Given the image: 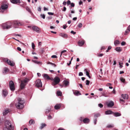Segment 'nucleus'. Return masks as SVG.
<instances>
[{
    "label": "nucleus",
    "instance_id": "a18cd8bd",
    "mask_svg": "<svg viewBox=\"0 0 130 130\" xmlns=\"http://www.w3.org/2000/svg\"><path fill=\"white\" fill-rule=\"evenodd\" d=\"M47 13L49 15H53L54 14V13L51 12H48Z\"/></svg>",
    "mask_w": 130,
    "mask_h": 130
},
{
    "label": "nucleus",
    "instance_id": "f8f14e48",
    "mask_svg": "<svg viewBox=\"0 0 130 130\" xmlns=\"http://www.w3.org/2000/svg\"><path fill=\"white\" fill-rule=\"evenodd\" d=\"M59 36L64 38H67L68 37L67 34L63 33H60L59 34Z\"/></svg>",
    "mask_w": 130,
    "mask_h": 130
},
{
    "label": "nucleus",
    "instance_id": "f704fd0d",
    "mask_svg": "<svg viewBox=\"0 0 130 130\" xmlns=\"http://www.w3.org/2000/svg\"><path fill=\"white\" fill-rule=\"evenodd\" d=\"M40 16L41 17V18H43V19H45V15L44 14H41L40 15Z\"/></svg>",
    "mask_w": 130,
    "mask_h": 130
},
{
    "label": "nucleus",
    "instance_id": "9d476101",
    "mask_svg": "<svg viewBox=\"0 0 130 130\" xmlns=\"http://www.w3.org/2000/svg\"><path fill=\"white\" fill-rule=\"evenodd\" d=\"M32 30L38 33L40 32L39 30V28L37 27L36 26H33L32 27Z\"/></svg>",
    "mask_w": 130,
    "mask_h": 130
},
{
    "label": "nucleus",
    "instance_id": "393cba45",
    "mask_svg": "<svg viewBox=\"0 0 130 130\" xmlns=\"http://www.w3.org/2000/svg\"><path fill=\"white\" fill-rule=\"evenodd\" d=\"M115 50L117 52H120L122 51L120 47H117L115 48Z\"/></svg>",
    "mask_w": 130,
    "mask_h": 130
},
{
    "label": "nucleus",
    "instance_id": "58836bf2",
    "mask_svg": "<svg viewBox=\"0 0 130 130\" xmlns=\"http://www.w3.org/2000/svg\"><path fill=\"white\" fill-rule=\"evenodd\" d=\"M126 44V42L124 41H122L121 43V45L122 46H124Z\"/></svg>",
    "mask_w": 130,
    "mask_h": 130
},
{
    "label": "nucleus",
    "instance_id": "9b49d317",
    "mask_svg": "<svg viewBox=\"0 0 130 130\" xmlns=\"http://www.w3.org/2000/svg\"><path fill=\"white\" fill-rule=\"evenodd\" d=\"M44 78L48 80L51 79L50 77L48 75L46 74H44L43 75Z\"/></svg>",
    "mask_w": 130,
    "mask_h": 130
},
{
    "label": "nucleus",
    "instance_id": "f03ea898",
    "mask_svg": "<svg viewBox=\"0 0 130 130\" xmlns=\"http://www.w3.org/2000/svg\"><path fill=\"white\" fill-rule=\"evenodd\" d=\"M14 126L12 125L10 121L5 120L4 122V127L3 130H13Z\"/></svg>",
    "mask_w": 130,
    "mask_h": 130
},
{
    "label": "nucleus",
    "instance_id": "bb28decb",
    "mask_svg": "<svg viewBox=\"0 0 130 130\" xmlns=\"http://www.w3.org/2000/svg\"><path fill=\"white\" fill-rule=\"evenodd\" d=\"M9 111L8 110H6L3 112L4 116L6 115L9 112Z\"/></svg>",
    "mask_w": 130,
    "mask_h": 130
},
{
    "label": "nucleus",
    "instance_id": "e2e57ef3",
    "mask_svg": "<svg viewBox=\"0 0 130 130\" xmlns=\"http://www.w3.org/2000/svg\"><path fill=\"white\" fill-rule=\"evenodd\" d=\"M17 49L18 51H21V48L19 47H17Z\"/></svg>",
    "mask_w": 130,
    "mask_h": 130
},
{
    "label": "nucleus",
    "instance_id": "5701e85b",
    "mask_svg": "<svg viewBox=\"0 0 130 130\" xmlns=\"http://www.w3.org/2000/svg\"><path fill=\"white\" fill-rule=\"evenodd\" d=\"M32 61L36 64H42L41 62L40 61H38L37 60H32Z\"/></svg>",
    "mask_w": 130,
    "mask_h": 130
},
{
    "label": "nucleus",
    "instance_id": "49530a36",
    "mask_svg": "<svg viewBox=\"0 0 130 130\" xmlns=\"http://www.w3.org/2000/svg\"><path fill=\"white\" fill-rule=\"evenodd\" d=\"M52 19V17H46V19L47 20H49Z\"/></svg>",
    "mask_w": 130,
    "mask_h": 130
},
{
    "label": "nucleus",
    "instance_id": "2f4dec72",
    "mask_svg": "<svg viewBox=\"0 0 130 130\" xmlns=\"http://www.w3.org/2000/svg\"><path fill=\"white\" fill-rule=\"evenodd\" d=\"M26 9L27 10V11L30 13H31V11L29 7H26Z\"/></svg>",
    "mask_w": 130,
    "mask_h": 130
},
{
    "label": "nucleus",
    "instance_id": "6e6552de",
    "mask_svg": "<svg viewBox=\"0 0 130 130\" xmlns=\"http://www.w3.org/2000/svg\"><path fill=\"white\" fill-rule=\"evenodd\" d=\"M107 105L108 107H112L114 105V102L112 101H110V102L107 103Z\"/></svg>",
    "mask_w": 130,
    "mask_h": 130
},
{
    "label": "nucleus",
    "instance_id": "20e7f679",
    "mask_svg": "<svg viewBox=\"0 0 130 130\" xmlns=\"http://www.w3.org/2000/svg\"><path fill=\"white\" fill-rule=\"evenodd\" d=\"M29 80V78H26L24 80L21 81L20 86L21 89H23L24 88L25 85Z\"/></svg>",
    "mask_w": 130,
    "mask_h": 130
},
{
    "label": "nucleus",
    "instance_id": "c9c22d12",
    "mask_svg": "<svg viewBox=\"0 0 130 130\" xmlns=\"http://www.w3.org/2000/svg\"><path fill=\"white\" fill-rule=\"evenodd\" d=\"M120 80L122 82L124 83L125 82V79L122 77H120Z\"/></svg>",
    "mask_w": 130,
    "mask_h": 130
},
{
    "label": "nucleus",
    "instance_id": "7ed1b4c3",
    "mask_svg": "<svg viewBox=\"0 0 130 130\" xmlns=\"http://www.w3.org/2000/svg\"><path fill=\"white\" fill-rule=\"evenodd\" d=\"M24 100L22 98L18 99V103L15 104L17 108L18 109H22L24 107Z\"/></svg>",
    "mask_w": 130,
    "mask_h": 130
},
{
    "label": "nucleus",
    "instance_id": "603ef678",
    "mask_svg": "<svg viewBox=\"0 0 130 130\" xmlns=\"http://www.w3.org/2000/svg\"><path fill=\"white\" fill-rule=\"evenodd\" d=\"M97 119H94V123L95 125L96 124V123Z\"/></svg>",
    "mask_w": 130,
    "mask_h": 130
},
{
    "label": "nucleus",
    "instance_id": "e433bc0d",
    "mask_svg": "<svg viewBox=\"0 0 130 130\" xmlns=\"http://www.w3.org/2000/svg\"><path fill=\"white\" fill-rule=\"evenodd\" d=\"M90 82L89 81L87 80L86 81V85H89V84Z\"/></svg>",
    "mask_w": 130,
    "mask_h": 130
},
{
    "label": "nucleus",
    "instance_id": "774afa93",
    "mask_svg": "<svg viewBox=\"0 0 130 130\" xmlns=\"http://www.w3.org/2000/svg\"><path fill=\"white\" fill-rule=\"evenodd\" d=\"M58 130H65L64 129L62 128H59Z\"/></svg>",
    "mask_w": 130,
    "mask_h": 130
},
{
    "label": "nucleus",
    "instance_id": "ddd939ff",
    "mask_svg": "<svg viewBox=\"0 0 130 130\" xmlns=\"http://www.w3.org/2000/svg\"><path fill=\"white\" fill-rule=\"evenodd\" d=\"M8 94V92L6 90L4 89L3 90L2 95L4 96L5 97Z\"/></svg>",
    "mask_w": 130,
    "mask_h": 130
},
{
    "label": "nucleus",
    "instance_id": "aec40b11",
    "mask_svg": "<svg viewBox=\"0 0 130 130\" xmlns=\"http://www.w3.org/2000/svg\"><path fill=\"white\" fill-rule=\"evenodd\" d=\"M85 43L84 41H79L78 42V45L79 46H82Z\"/></svg>",
    "mask_w": 130,
    "mask_h": 130
},
{
    "label": "nucleus",
    "instance_id": "4be33fe9",
    "mask_svg": "<svg viewBox=\"0 0 130 130\" xmlns=\"http://www.w3.org/2000/svg\"><path fill=\"white\" fill-rule=\"evenodd\" d=\"M4 72H3V73L4 74H5L7 72H8L9 71V69L8 68L5 67L4 68Z\"/></svg>",
    "mask_w": 130,
    "mask_h": 130
},
{
    "label": "nucleus",
    "instance_id": "f257e3e1",
    "mask_svg": "<svg viewBox=\"0 0 130 130\" xmlns=\"http://www.w3.org/2000/svg\"><path fill=\"white\" fill-rule=\"evenodd\" d=\"M13 25L14 27L16 28V26L22 25V24L18 20H15L12 22H8L6 23L3 24L1 26L3 29H8L11 28Z\"/></svg>",
    "mask_w": 130,
    "mask_h": 130
},
{
    "label": "nucleus",
    "instance_id": "6e6d98bb",
    "mask_svg": "<svg viewBox=\"0 0 130 130\" xmlns=\"http://www.w3.org/2000/svg\"><path fill=\"white\" fill-rule=\"evenodd\" d=\"M71 33L72 34H73L74 35V34H75L76 33V32H74L73 30L71 31Z\"/></svg>",
    "mask_w": 130,
    "mask_h": 130
},
{
    "label": "nucleus",
    "instance_id": "37998d69",
    "mask_svg": "<svg viewBox=\"0 0 130 130\" xmlns=\"http://www.w3.org/2000/svg\"><path fill=\"white\" fill-rule=\"evenodd\" d=\"M66 52V50H64V51H62L61 52V55H60V56L61 57V55H62V54L63 53H64Z\"/></svg>",
    "mask_w": 130,
    "mask_h": 130
},
{
    "label": "nucleus",
    "instance_id": "de8ad7c7",
    "mask_svg": "<svg viewBox=\"0 0 130 130\" xmlns=\"http://www.w3.org/2000/svg\"><path fill=\"white\" fill-rule=\"evenodd\" d=\"M31 45H32V48L33 49H34V47H35V45L33 43H32Z\"/></svg>",
    "mask_w": 130,
    "mask_h": 130
},
{
    "label": "nucleus",
    "instance_id": "338daca9",
    "mask_svg": "<svg viewBox=\"0 0 130 130\" xmlns=\"http://www.w3.org/2000/svg\"><path fill=\"white\" fill-rule=\"evenodd\" d=\"M127 28V30L128 31H130V25L128 26Z\"/></svg>",
    "mask_w": 130,
    "mask_h": 130
},
{
    "label": "nucleus",
    "instance_id": "69168bd1",
    "mask_svg": "<svg viewBox=\"0 0 130 130\" xmlns=\"http://www.w3.org/2000/svg\"><path fill=\"white\" fill-rule=\"evenodd\" d=\"M66 4H67V2H65V1H64L63 3V4L64 5H66Z\"/></svg>",
    "mask_w": 130,
    "mask_h": 130
},
{
    "label": "nucleus",
    "instance_id": "bf43d9fd",
    "mask_svg": "<svg viewBox=\"0 0 130 130\" xmlns=\"http://www.w3.org/2000/svg\"><path fill=\"white\" fill-rule=\"evenodd\" d=\"M67 27V26H66V25H63V28L64 29H65Z\"/></svg>",
    "mask_w": 130,
    "mask_h": 130
},
{
    "label": "nucleus",
    "instance_id": "4468645a",
    "mask_svg": "<svg viewBox=\"0 0 130 130\" xmlns=\"http://www.w3.org/2000/svg\"><path fill=\"white\" fill-rule=\"evenodd\" d=\"M61 106V104H57L54 106V108L56 110L60 108Z\"/></svg>",
    "mask_w": 130,
    "mask_h": 130
},
{
    "label": "nucleus",
    "instance_id": "6ab92c4d",
    "mask_svg": "<svg viewBox=\"0 0 130 130\" xmlns=\"http://www.w3.org/2000/svg\"><path fill=\"white\" fill-rule=\"evenodd\" d=\"M122 98L124 99H127L128 98V96L127 94H122L121 95Z\"/></svg>",
    "mask_w": 130,
    "mask_h": 130
},
{
    "label": "nucleus",
    "instance_id": "1a4fd4ad",
    "mask_svg": "<svg viewBox=\"0 0 130 130\" xmlns=\"http://www.w3.org/2000/svg\"><path fill=\"white\" fill-rule=\"evenodd\" d=\"M53 80V82H55V83H57L58 84L60 82V78L57 76L55 77Z\"/></svg>",
    "mask_w": 130,
    "mask_h": 130
},
{
    "label": "nucleus",
    "instance_id": "b1692460",
    "mask_svg": "<svg viewBox=\"0 0 130 130\" xmlns=\"http://www.w3.org/2000/svg\"><path fill=\"white\" fill-rule=\"evenodd\" d=\"M64 85H65V86H68L69 84V81L67 80H65L64 81Z\"/></svg>",
    "mask_w": 130,
    "mask_h": 130
},
{
    "label": "nucleus",
    "instance_id": "dca6fc26",
    "mask_svg": "<svg viewBox=\"0 0 130 130\" xmlns=\"http://www.w3.org/2000/svg\"><path fill=\"white\" fill-rule=\"evenodd\" d=\"M11 2L13 4L20 3V0H10Z\"/></svg>",
    "mask_w": 130,
    "mask_h": 130
},
{
    "label": "nucleus",
    "instance_id": "13d9d810",
    "mask_svg": "<svg viewBox=\"0 0 130 130\" xmlns=\"http://www.w3.org/2000/svg\"><path fill=\"white\" fill-rule=\"evenodd\" d=\"M71 6L72 7H74L75 6L74 4L73 3L71 4Z\"/></svg>",
    "mask_w": 130,
    "mask_h": 130
},
{
    "label": "nucleus",
    "instance_id": "c756f323",
    "mask_svg": "<svg viewBox=\"0 0 130 130\" xmlns=\"http://www.w3.org/2000/svg\"><path fill=\"white\" fill-rule=\"evenodd\" d=\"M120 43V41L118 40H116L114 41V44L116 46L119 44Z\"/></svg>",
    "mask_w": 130,
    "mask_h": 130
},
{
    "label": "nucleus",
    "instance_id": "a19ab883",
    "mask_svg": "<svg viewBox=\"0 0 130 130\" xmlns=\"http://www.w3.org/2000/svg\"><path fill=\"white\" fill-rule=\"evenodd\" d=\"M52 118V117L50 115H49L47 117V119H51Z\"/></svg>",
    "mask_w": 130,
    "mask_h": 130
},
{
    "label": "nucleus",
    "instance_id": "a878e982",
    "mask_svg": "<svg viewBox=\"0 0 130 130\" xmlns=\"http://www.w3.org/2000/svg\"><path fill=\"white\" fill-rule=\"evenodd\" d=\"M57 94L58 96H61L62 95V92L60 91H58L57 92Z\"/></svg>",
    "mask_w": 130,
    "mask_h": 130
},
{
    "label": "nucleus",
    "instance_id": "864d4df0",
    "mask_svg": "<svg viewBox=\"0 0 130 130\" xmlns=\"http://www.w3.org/2000/svg\"><path fill=\"white\" fill-rule=\"evenodd\" d=\"M57 84H58L55 83V82H54L52 83V85L53 86H54Z\"/></svg>",
    "mask_w": 130,
    "mask_h": 130
},
{
    "label": "nucleus",
    "instance_id": "4c0bfd02",
    "mask_svg": "<svg viewBox=\"0 0 130 130\" xmlns=\"http://www.w3.org/2000/svg\"><path fill=\"white\" fill-rule=\"evenodd\" d=\"M100 116V114L99 113H96L94 115V117H99Z\"/></svg>",
    "mask_w": 130,
    "mask_h": 130
},
{
    "label": "nucleus",
    "instance_id": "473e14b6",
    "mask_svg": "<svg viewBox=\"0 0 130 130\" xmlns=\"http://www.w3.org/2000/svg\"><path fill=\"white\" fill-rule=\"evenodd\" d=\"M113 127L114 125L112 124L108 125L107 126V127L108 128H111Z\"/></svg>",
    "mask_w": 130,
    "mask_h": 130
},
{
    "label": "nucleus",
    "instance_id": "680f3d73",
    "mask_svg": "<svg viewBox=\"0 0 130 130\" xmlns=\"http://www.w3.org/2000/svg\"><path fill=\"white\" fill-rule=\"evenodd\" d=\"M38 11H41V7H39L38 8Z\"/></svg>",
    "mask_w": 130,
    "mask_h": 130
},
{
    "label": "nucleus",
    "instance_id": "c85d7f7f",
    "mask_svg": "<svg viewBox=\"0 0 130 130\" xmlns=\"http://www.w3.org/2000/svg\"><path fill=\"white\" fill-rule=\"evenodd\" d=\"M29 123L30 125L33 124L35 123V121L33 120H30L29 121Z\"/></svg>",
    "mask_w": 130,
    "mask_h": 130
},
{
    "label": "nucleus",
    "instance_id": "423d86ee",
    "mask_svg": "<svg viewBox=\"0 0 130 130\" xmlns=\"http://www.w3.org/2000/svg\"><path fill=\"white\" fill-rule=\"evenodd\" d=\"M9 88L10 90L12 91H14L15 90L14 85V82L12 80L9 82Z\"/></svg>",
    "mask_w": 130,
    "mask_h": 130
},
{
    "label": "nucleus",
    "instance_id": "f3484780",
    "mask_svg": "<svg viewBox=\"0 0 130 130\" xmlns=\"http://www.w3.org/2000/svg\"><path fill=\"white\" fill-rule=\"evenodd\" d=\"M83 121L85 123H88L90 121V120L88 118H86L83 120Z\"/></svg>",
    "mask_w": 130,
    "mask_h": 130
},
{
    "label": "nucleus",
    "instance_id": "3c124183",
    "mask_svg": "<svg viewBox=\"0 0 130 130\" xmlns=\"http://www.w3.org/2000/svg\"><path fill=\"white\" fill-rule=\"evenodd\" d=\"M71 3L70 1L68 0L67 2V4L68 5H69L71 4Z\"/></svg>",
    "mask_w": 130,
    "mask_h": 130
},
{
    "label": "nucleus",
    "instance_id": "c03bdc74",
    "mask_svg": "<svg viewBox=\"0 0 130 130\" xmlns=\"http://www.w3.org/2000/svg\"><path fill=\"white\" fill-rule=\"evenodd\" d=\"M98 106L99 107H100V108H101L103 106V105L101 104H98Z\"/></svg>",
    "mask_w": 130,
    "mask_h": 130
},
{
    "label": "nucleus",
    "instance_id": "7c9ffc66",
    "mask_svg": "<svg viewBox=\"0 0 130 130\" xmlns=\"http://www.w3.org/2000/svg\"><path fill=\"white\" fill-rule=\"evenodd\" d=\"M75 94L76 95H80L81 94L80 93V92L79 91H77L75 92Z\"/></svg>",
    "mask_w": 130,
    "mask_h": 130
},
{
    "label": "nucleus",
    "instance_id": "2eb2a0df",
    "mask_svg": "<svg viewBox=\"0 0 130 130\" xmlns=\"http://www.w3.org/2000/svg\"><path fill=\"white\" fill-rule=\"evenodd\" d=\"M8 64L11 66H13L14 65V63L13 62H11L10 60H7Z\"/></svg>",
    "mask_w": 130,
    "mask_h": 130
},
{
    "label": "nucleus",
    "instance_id": "cd10ccee",
    "mask_svg": "<svg viewBox=\"0 0 130 130\" xmlns=\"http://www.w3.org/2000/svg\"><path fill=\"white\" fill-rule=\"evenodd\" d=\"M46 126V125L45 123H42L41 126L40 127V128L41 129H42Z\"/></svg>",
    "mask_w": 130,
    "mask_h": 130
},
{
    "label": "nucleus",
    "instance_id": "5fc2aeb1",
    "mask_svg": "<svg viewBox=\"0 0 130 130\" xmlns=\"http://www.w3.org/2000/svg\"><path fill=\"white\" fill-rule=\"evenodd\" d=\"M9 59H8L7 58H4L3 59V60L4 61H6L7 62V60H8Z\"/></svg>",
    "mask_w": 130,
    "mask_h": 130
},
{
    "label": "nucleus",
    "instance_id": "412c9836",
    "mask_svg": "<svg viewBox=\"0 0 130 130\" xmlns=\"http://www.w3.org/2000/svg\"><path fill=\"white\" fill-rule=\"evenodd\" d=\"M113 112L110 110H108L105 111L106 115H109L113 114Z\"/></svg>",
    "mask_w": 130,
    "mask_h": 130
},
{
    "label": "nucleus",
    "instance_id": "0e129e2a",
    "mask_svg": "<svg viewBox=\"0 0 130 130\" xmlns=\"http://www.w3.org/2000/svg\"><path fill=\"white\" fill-rule=\"evenodd\" d=\"M79 5H80L83 4V2L82 1H80L79 3Z\"/></svg>",
    "mask_w": 130,
    "mask_h": 130
},
{
    "label": "nucleus",
    "instance_id": "4d7b16f0",
    "mask_svg": "<svg viewBox=\"0 0 130 130\" xmlns=\"http://www.w3.org/2000/svg\"><path fill=\"white\" fill-rule=\"evenodd\" d=\"M83 73L82 72H80L79 73V76H82L83 75Z\"/></svg>",
    "mask_w": 130,
    "mask_h": 130
},
{
    "label": "nucleus",
    "instance_id": "052dcab7",
    "mask_svg": "<svg viewBox=\"0 0 130 130\" xmlns=\"http://www.w3.org/2000/svg\"><path fill=\"white\" fill-rule=\"evenodd\" d=\"M44 11H48V9L47 8H46L45 7H44Z\"/></svg>",
    "mask_w": 130,
    "mask_h": 130
},
{
    "label": "nucleus",
    "instance_id": "09e8293b",
    "mask_svg": "<svg viewBox=\"0 0 130 130\" xmlns=\"http://www.w3.org/2000/svg\"><path fill=\"white\" fill-rule=\"evenodd\" d=\"M50 110V109H47L46 110L45 112L46 113H48Z\"/></svg>",
    "mask_w": 130,
    "mask_h": 130
},
{
    "label": "nucleus",
    "instance_id": "8fccbe9b",
    "mask_svg": "<svg viewBox=\"0 0 130 130\" xmlns=\"http://www.w3.org/2000/svg\"><path fill=\"white\" fill-rule=\"evenodd\" d=\"M51 57L52 58H57V57L56 55H52L51 56Z\"/></svg>",
    "mask_w": 130,
    "mask_h": 130
},
{
    "label": "nucleus",
    "instance_id": "ea45409f",
    "mask_svg": "<svg viewBox=\"0 0 130 130\" xmlns=\"http://www.w3.org/2000/svg\"><path fill=\"white\" fill-rule=\"evenodd\" d=\"M123 64L122 63H121L120 62H119V65H120L119 67L120 68H122L123 67V66L121 65Z\"/></svg>",
    "mask_w": 130,
    "mask_h": 130
},
{
    "label": "nucleus",
    "instance_id": "39448f33",
    "mask_svg": "<svg viewBox=\"0 0 130 130\" xmlns=\"http://www.w3.org/2000/svg\"><path fill=\"white\" fill-rule=\"evenodd\" d=\"M8 7V3H5L4 2H3L1 5V9L2 10H5L7 9Z\"/></svg>",
    "mask_w": 130,
    "mask_h": 130
},
{
    "label": "nucleus",
    "instance_id": "72a5a7b5",
    "mask_svg": "<svg viewBox=\"0 0 130 130\" xmlns=\"http://www.w3.org/2000/svg\"><path fill=\"white\" fill-rule=\"evenodd\" d=\"M86 75L88 77L90 78H91V77L89 75V72L88 71H86Z\"/></svg>",
    "mask_w": 130,
    "mask_h": 130
},
{
    "label": "nucleus",
    "instance_id": "a211bd4d",
    "mask_svg": "<svg viewBox=\"0 0 130 130\" xmlns=\"http://www.w3.org/2000/svg\"><path fill=\"white\" fill-rule=\"evenodd\" d=\"M113 115L115 117L120 116L121 115V114L118 112H113Z\"/></svg>",
    "mask_w": 130,
    "mask_h": 130
},
{
    "label": "nucleus",
    "instance_id": "0eeeda50",
    "mask_svg": "<svg viewBox=\"0 0 130 130\" xmlns=\"http://www.w3.org/2000/svg\"><path fill=\"white\" fill-rule=\"evenodd\" d=\"M35 84L36 86L37 87H41L42 86V83L40 79L37 80L36 81Z\"/></svg>",
    "mask_w": 130,
    "mask_h": 130
},
{
    "label": "nucleus",
    "instance_id": "79ce46f5",
    "mask_svg": "<svg viewBox=\"0 0 130 130\" xmlns=\"http://www.w3.org/2000/svg\"><path fill=\"white\" fill-rule=\"evenodd\" d=\"M78 27L79 28L82 27V24L81 23H79L78 25Z\"/></svg>",
    "mask_w": 130,
    "mask_h": 130
}]
</instances>
